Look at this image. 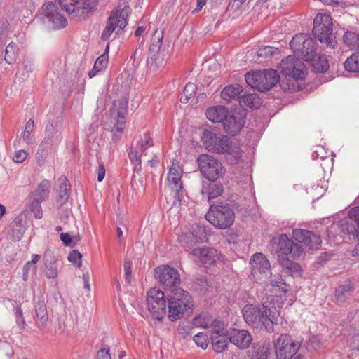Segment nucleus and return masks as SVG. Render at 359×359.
Here are the masks:
<instances>
[{"instance_id": "1", "label": "nucleus", "mask_w": 359, "mask_h": 359, "mask_svg": "<svg viewBox=\"0 0 359 359\" xmlns=\"http://www.w3.org/2000/svg\"><path fill=\"white\" fill-rule=\"evenodd\" d=\"M292 238L298 243H294L286 234H281L278 238L271 240V245L278 256H290L294 259L299 258L304 252L299 243H304L309 250L318 249L321 244L320 236L313 231L302 229L292 230Z\"/></svg>"}, {"instance_id": "2", "label": "nucleus", "mask_w": 359, "mask_h": 359, "mask_svg": "<svg viewBox=\"0 0 359 359\" xmlns=\"http://www.w3.org/2000/svg\"><path fill=\"white\" fill-rule=\"evenodd\" d=\"M271 304V302H263L258 304H246L242 309L245 323L257 330L273 332L278 313L276 308Z\"/></svg>"}, {"instance_id": "3", "label": "nucleus", "mask_w": 359, "mask_h": 359, "mask_svg": "<svg viewBox=\"0 0 359 359\" xmlns=\"http://www.w3.org/2000/svg\"><path fill=\"white\" fill-rule=\"evenodd\" d=\"M168 318L170 321L180 319L186 312L194 310V301L189 292L182 288H177L167 295Z\"/></svg>"}, {"instance_id": "4", "label": "nucleus", "mask_w": 359, "mask_h": 359, "mask_svg": "<svg viewBox=\"0 0 359 359\" xmlns=\"http://www.w3.org/2000/svg\"><path fill=\"white\" fill-rule=\"evenodd\" d=\"M205 219L216 228L227 229L234 223L235 212L229 203L212 204L205 215Z\"/></svg>"}, {"instance_id": "5", "label": "nucleus", "mask_w": 359, "mask_h": 359, "mask_svg": "<svg viewBox=\"0 0 359 359\" xmlns=\"http://www.w3.org/2000/svg\"><path fill=\"white\" fill-rule=\"evenodd\" d=\"M314 37L326 47L334 48L337 43L333 33L332 18L327 14L318 13L313 20Z\"/></svg>"}, {"instance_id": "6", "label": "nucleus", "mask_w": 359, "mask_h": 359, "mask_svg": "<svg viewBox=\"0 0 359 359\" xmlns=\"http://www.w3.org/2000/svg\"><path fill=\"white\" fill-rule=\"evenodd\" d=\"M245 81L253 88L260 92L268 91L280 81V75L277 70L268 69L254 72H248Z\"/></svg>"}, {"instance_id": "7", "label": "nucleus", "mask_w": 359, "mask_h": 359, "mask_svg": "<svg viewBox=\"0 0 359 359\" xmlns=\"http://www.w3.org/2000/svg\"><path fill=\"white\" fill-rule=\"evenodd\" d=\"M100 0H58L60 6L72 18L85 20L97 10Z\"/></svg>"}, {"instance_id": "8", "label": "nucleus", "mask_w": 359, "mask_h": 359, "mask_svg": "<svg viewBox=\"0 0 359 359\" xmlns=\"http://www.w3.org/2000/svg\"><path fill=\"white\" fill-rule=\"evenodd\" d=\"M197 162L201 174L206 180L224 178L226 169L218 159L202 154L198 157Z\"/></svg>"}, {"instance_id": "9", "label": "nucleus", "mask_w": 359, "mask_h": 359, "mask_svg": "<svg viewBox=\"0 0 359 359\" xmlns=\"http://www.w3.org/2000/svg\"><path fill=\"white\" fill-rule=\"evenodd\" d=\"M163 291L156 287L151 288L147 293V302L149 311L153 317L162 321L166 314L168 302Z\"/></svg>"}, {"instance_id": "10", "label": "nucleus", "mask_w": 359, "mask_h": 359, "mask_svg": "<svg viewBox=\"0 0 359 359\" xmlns=\"http://www.w3.org/2000/svg\"><path fill=\"white\" fill-rule=\"evenodd\" d=\"M314 40L306 34H300L294 36L290 45L294 53L307 61L316 53Z\"/></svg>"}, {"instance_id": "11", "label": "nucleus", "mask_w": 359, "mask_h": 359, "mask_svg": "<svg viewBox=\"0 0 359 359\" xmlns=\"http://www.w3.org/2000/svg\"><path fill=\"white\" fill-rule=\"evenodd\" d=\"M154 276L165 290H174L180 288L181 283L180 273L177 269L168 265H162L154 270Z\"/></svg>"}, {"instance_id": "12", "label": "nucleus", "mask_w": 359, "mask_h": 359, "mask_svg": "<svg viewBox=\"0 0 359 359\" xmlns=\"http://www.w3.org/2000/svg\"><path fill=\"white\" fill-rule=\"evenodd\" d=\"M251 276L252 278L260 283H266L269 274L271 275V264L262 253L254 254L250 261Z\"/></svg>"}, {"instance_id": "13", "label": "nucleus", "mask_w": 359, "mask_h": 359, "mask_svg": "<svg viewBox=\"0 0 359 359\" xmlns=\"http://www.w3.org/2000/svg\"><path fill=\"white\" fill-rule=\"evenodd\" d=\"M40 19L44 25L54 29L65 27L67 24L66 18L58 12L53 2H48L42 6Z\"/></svg>"}, {"instance_id": "14", "label": "nucleus", "mask_w": 359, "mask_h": 359, "mask_svg": "<svg viewBox=\"0 0 359 359\" xmlns=\"http://www.w3.org/2000/svg\"><path fill=\"white\" fill-rule=\"evenodd\" d=\"M275 352L277 359H292L299 348L289 334H283L276 341Z\"/></svg>"}, {"instance_id": "15", "label": "nucleus", "mask_w": 359, "mask_h": 359, "mask_svg": "<svg viewBox=\"0 0 359 359\" xmlns=\"http://www.w3.org/2000/svg\"><path fill=\"white\" fill-rule=\"evenodd\" d=\"M219 138L217 146L214 147L212 151L227 155L230 157L231 163H236L242 157L240 147L226 135L219 134Z\"/></svg>"}, {"instance_id": "16", "label": "nucleus", "mask_w": 359, "mask_h": 359, "mask_svg": "<svg viewBox=\"0 0 359 359\" xmlns=\"http://www.w3.org/2000/svg\"><path fill=\"white\" fill-rule=\"evenodd\" d=\"M304 67L305 65L302 61L291 55L284 58L280 62L283 74L295 80L304 78Z\"/></svg>"}, {"instance_id": "17", "label": "nucleus", "mask_w": 359, "mask_h": 359, "mask_svg": "<svg viewBox=\"0 0 359 359\" xmlns=\"http://www.w3.org/2000/svg\"><path fill=\"white\" fill-rule=\"evenodd\" d=\"M336 226L344 233L359 237V206L351 208L348 217L341 219Z\"/></svg>"}, {"instance_id": "18", "label": "nucleus", "mask_w": 359, "mask_h": 359, "mask_svg": "<svg viewBox=\"0 0 359 359\" xmlns=\"http://www.w3.org/2000/svg\"><path fill=\"white\" fill-rule=\"evenodd\" d=\"M225 180L224 178H217V180L210 179L203 181L201 194L210 202L220 196L224 192V184Z\"/></svg>"}, {"instance_id": "19", "label": "nucleus", "mask_w": 359, "mask_h": 359, "mask_svg": "<svg viewBox=\"0 0 359 359\" xmlns=\"http://www.w3.org/2000/svg\"><path fill=\"white\" fill-rule=\"evenodd\" d=\"M246 120V113L233 110L229 120L224 126L223 131L231 136L238 135L242 130Z\"/></svg>"}, {"instance_id": "20", "label": "nucleus", "mask_w": 359, "mask_h": 359, "mask_svg": "<svg viewBox=\"0 0 359 359\" xmlns=\"http://www.w3.org/2000/svg\"><path fill=\"white\" fill-rule=\"evenodd\" d=\"M233 110L223 105H215L206 109V118L212 123L220 124L224 129L227 120H229Z\"/></svg>"}, {"instance_id": "21", "label": "nucleus", "mask_w": 359, "mask_h": 359, "mask_svg": "<svg viewBox=\"0 0 359 359\" xmlns=\"http://www.w3.org/2000/svg\"><path fill=\"white\" fill-rule=\"evenodd\" d=\"M206 238L205 229L197 226L191 231L182 233L178 238L179 243L184 248H191L198 243L203 242Z\"/></svg>"}, {"instance_id": "22", "label": "nucleus", "mask_w": 359, "mask_h": 359, "mask_svg": "<svg viewBox=\"0 0 359 359\" xmlns=\"http://www.w3.org/2000/svg\"><path fill=\"white\" fill-rule=\"evenodd\" d=\"M163 39V31L161 29H156L152 35L151 45L149 50V57L147 60V64L153 66L154 69H156L158 66L156 62V57L161 50Z\"/></svg>"}, {"instance_id": "23", "label": "nucleus", "mask_w": 359, "mask_h": 359, "mask_svg": "<svg viewBox=\"0 0 359 359\" xmlns=\"http://www.w3.org/2000/svg\"><path fill=\"white\" fill-rule=\"evenodd\" d=\"M229 340L241 349L247 348L252 341V337L248 330L232 329L228 331Z\"/></svg>"}, {"instance_id": "24", "label": "nucleus", "mask_w": 359, "mask_h": 359, "mask_svg": "<svg viewBox=\"0 0 359 359\" xmlns=\"http://www.w3.org/2000/svg\"><path fill=\"white\" fill-rule=\"evenodd\" d=\"M191 253L193 255L197 256L198 263L204 267L214 265L218 259L217 251L211 248H194Z\"/></svg>"}, {"instance_id": "25", "label": "nucleus", "mask_w": 359, "mask_h": 359, "mask_svg": "<svg viewBox=\"0 0 359 359\" xmlns=\"http://www.w3.org/2000/svg\"><path fill=\"white\" fill-rule=\"evenodd\" d=\"M60 122L59 121H54L49 122L45 130L43 140L44 141L52 144L53 145L57 144L62 139L59 128Z\"/></svg>"}, {"instance_id": "26", "label": "nucleus", "mask_w": 359, "mask_h": 359, "mask_svg": "<svg viewBox=\"0 0 359 359\" xmlns=\"http://www.w3.org/2000/svg\"><path fill=\"white\" fill-rule=\"evenodd\" d=\"M269 355L270 346L265 342L253 344L251 349L248 351V355L251 359H269Z\"/></svg>"}, {"instance_id": "27", "label": "nucleus", "mask_w": 359, "mask_h": 359, "mask_svg": "<svg viewBox=\"0 0 359 359\" xmlns=\"http://www.w3.org/2000/svg\"><path fill=\"white\" fill-rule=\"evenodd\" d=\"M354 290V285L350 282L344 285H339L335 290L334 294L337 304H344L346 300L352 296Z\"/></svg>"}, {"instance_id": "28", "label": "nucleus", "mask_w": 359, "mask_h": 359, "mask_svg": "<svg viewBox=\"0 0 359 359\" xmlns=\"http://www.w3.org/2000/svg\"><path fill=\"white\" fill-rule=\"evenodd\" d=\"M43 262L45 264V275L48 278H55L58 273V264L56 258L50 253L46 252Z\"/></svg>"}, {"instance_id": "29", "label": "nucleus", "mask_w": 359, "mask_h": 359, "mask_svg": "<svg viewBox=\"0 0 359 359\" xmlns=\"http://www.w3.org/2000/svg\"><path fill=\"white\" fill-rule=\"evenodd\" d=\"M243 89L239 84L228 85L221 92V97L226 101L240 100Z\"/></svg>"}, {"instance_id": "30", "label": "nucleus", "mask_w": 359, "mask_h": 359, "mask_svg": "<svg viewBox=\"0 0 359 359\" xmlns=\"http://www.w3.org/2000/svg\"><path fill=\"white\" fill-rule=\"evenodd\" d=\"M312 57L307 61L310 62L313 72L316 73H324L328 70L330 65L325 55L316 53Z\"/></svg>"}, {"instance_id": "31", "label": "nucleus", "mask_w": 359, "mask_h": 359, "mask_svg": "<svg viewBox=\"0 0 359 359\" xmlns=\"http://www.w3.org/2000/svg\"><path fill=\"white\" fill-rule=\"evenodd\" d=\"M50 191V182L43 180L37 187L36 189L31 193L30 198H36L41 201H45L48 198Z\"/></svg>"}, {"instance_id": "32", "label": "nucleus", "mask_w": 359, "mask_h": 359, "mask_svg": "<svg viewBox=\"0 0 359 359\" xmlns=\"http://www.w3.org/2000/svg\"><path fill=\"white\" fill-rule=\"evenodd\" d=\"M239 102L251 109H258L262 104V99L255 93L248 94L243 93Z\"/></svg>"}, {"instance_id": "33", "label": "nucleus", "mask_w": 359, "mask_h": 359, "mask_svg": "<svg viewBox=\"0 0 359 359\" xmlns=\"http://www.w3.org/2000/svg\"><path fill=\"white\" fill-rule=\"evenodd\" d=\"M35 314L41 326L45 327L48 320L46 304L43 299H39L34 306Z\"/></svg>"}, {"instance_id": "34", "label": "nucleus", "mask_w": 359, "mask_h": 359, "mask_svg": "<svg viewBox=\"0 0 359 359\" xmlns=\"http://www.w3.org/2000/svg\"><path fill=\"white\" fill-rule=\"evenodd\" d=\"M280 263L286 273L291 276L300 275V265L290 260L287 257H282L280 260Z\"/></svg>"}, {"instance_id": "35", "label": "nucleus", "mask_w": 359, "mask_h": 359, "mask_svg": "<svg viewBox=\"0 0 359 359\" xmlns=\"http://www.w3.org/2000/svg\"><path fill=\"white\" fill-rule=\"evenodd\" d=\"M182 174L173 165L170 168L167 177L168 187L170 189H176L179 187H182V182L181 180Z\"/></svg>"}, {"instance_id": "36", "label": "nucleus", "mask_w": 359, "mask_h": 359, "mask_svg": "<svg viewBox=\"0 0 359 359\" xmlns=\"http://www.w3.org/2000/svg\"><path fill=\"white\" fill-rule=\"evenodd\" d=\"M59 180L61 181V183L58 191L57 203H59L60 205H62L68 201L71 189L70 184L66 177L60 178Z\"/></svg>"}, {"instance_id": "37", "label": "nucleus", "mask_w": 359, "mask_h": 359, "mask_svg": "<svg viewBox=\"0 0 359 359\" xmlns=\"http://www.w3.org/2000/svg\"><path fill=\"white\" fill-rule=\"evenodd\" d=\"M210 339L215 351L221 353L227 347L229 335L228 333L226 334L210 335Z\"/></svg>"}, {"instance_id": "38", "label": "nucleus", "mask_w": 359, "mask_h": 359, "mask_svg": "<svg viewBox=\"0 0 359 359\" xmlns=\"http://www.w3.org/2000/svg\"><path fill=\"white\" fill-rule=\"evenodd\" d=\"M116 13H111L110 16L109 17L107 22L106 27L103 30L101 35V39L102 41H107L115 30L116 25L117 24V22H116Z\"/></svg>"}, {"instance_id": "39", "label": "nucleus", "mask_w": 359, "mask_h": 359, "mask_svg": "<svg viewBox=\"0 0 359 359\" xmlns=\"http://www.w3.org/2000/svg\"><path fill=\"white\" fill-rule=\"evenodd\" d=\"M219 134L214 133L212 130L210 129H204L203 131V134L201 136L202 141L205 146V147L209 150L212 151L215 146L212 142L215 140H217L218 138Z\"/></svg>"}, {"instance_id": "40", "label": "nucleus", "mask_w": 359, "mask_h": 359, "mask_svg": "<svg viewBox=\"0 0 359 359\" xmlns=\"http://www.w3.org/2000/svg\"><path fill=\"white\" fill-rule=\"evenodd\" d=\"M343 41L351 49L356 50L359 44V34L354 32L347 31L343 36Z\"/></svg>"}, {"instance_id": "41", "label": "nucleus", "mask_w": 359, "mask_h": 359, "mask_svg": "<svg viewBox=\"0 0 359 359\" xmlns=\"http://www.w3.org/2000/svg\"><path fill=\"white\" fill-rule=\"evenodd\" d=\"M345 69L351 72H359V53L355 52L344 63Z\"/></svg>"}, {"instance_id": "42", "label": "nucleus", "mask_w": 359, "mask_h": 359, "mask_svg": "<svg viewBox=\"0 0 359 359\" xmlns=\"http://www.w3.org/2000/svg\"><path fill=\"white\" fill-rule=\"evenodd\" d=\"M18 48L14 42H11L5 50L4 60L8 64L14 62L18 57Z\"/></svg>"}, {"instance_id": "43", "label": "nucleus", "mask_w": 359, "mask_h": 359, "mask_svg": "<svg viewBox=\"0 0 359 359\" xmlns=\"http://www.w3.org/2000/svg\"><path fill=\"white\" fill-rule=\"evenodd\" d=\"M53 145L49 142L42 140L39 145L38 151L36 154V158L39 163L44 162L46 158L48 156L51 147Z\"/></svg>"}, {"instance_id": "44", "label": "nucleus", "mask_w": 359, "mask_h": 359, "mask_svg": "<svg viewBox=\"0 0 359 359\" xmlns=\"http://www.w3.org/2000/svg\"><path fill=\"white\" fill-rule=\"evenodd\" d=\"M53 145L49 142L42 140L39 145L38 151L36 154V158L39 163L44 162L46 158L48 156L51 147Z\"/></svg>"}, {"instance_id": "45", "label": "nucleus", "mask_w": 359, "mask_h": 359, "mask_svg": "<svg viewBox=\"0 0 359 359\" xmlns=\"http://www.w3.org/2000/svg\"><path fill=\"white\" fill-rule=\"evenodd\" d=\"M11 238L14 241H19L23 237L25 228L21 222H17L11 226Z\"/></svg>"}, {"instance_id": "46", "label": "nucleus", "mask_w": 359, "mask_h": 359, "mask_svg": "<svg viewBox=\"0 0 359 359\" xmlns=\"http://www.w3.org/2000/svg\"><path fill=\"white\" fill-rule=\"evenodd\" d=\"M141 156L142 154L136 148L130 147L128 152V157L130 161L134 164V170L140 171L141 170Z\"/></svg>"}, {"instance_id": "47", "label": "nucleus", "mask_w": 359, "mask_h": 359, "mask_svg": "<svg viewBox=\"0 0 359 359\" xmlns=\"http://www.w3.org/2000/svg\"><path fill=\"white\" fill-rule=\"evenodd\" d=\"M29 201L30 202L29 205V210L34 213V217L36 219H41L43 216V212L41 206L42 201L36 198H30V196L29 197Z\"/></svg>"}, {"instance_id": "48", "label": "nucleus", "mask_w": 359, "mask_h": 359, "mask_svg": "<svg viewBox=\"0 0 359 359\" xmlns=\"http://www.w3.org/2000/svg\"><path fill=\"white\" fill-rule=\"evenodd\" d=\"M109 50V42H108V43L106 46L104 53L102 55H101L100 57H98L94 63V65L97 67V68L102 71L104 70L107 66L108 61H109V55H108Z\"/></svg>"}, {"instance_id": "49", "label": "nucleus", "mask_w": 359, "mask_h": 359, "mask_svg": "<svg viewBox=\"0 0 359 359\" xmlns=\"http://www.w3.org/2000/svg\"><path fill=\"white\" fill-rule=\"evenodd\" d=\"M193 287L201 293L205 292L208 288L207 279L203 276L197 277L193 283Z\"/></svg>"}, {"instance_id": "50", "label": "nucleus", "mask_w": 359, "mask_h": 359, "mask_svg": "<svg viewBox=\"0 0 359 359\" xmlns=\"http://www.w3.org/2000/svg\"><path fill=\"white\" fill-rule=\"evenodd\" d=\"M270 283L273 287H277L279 288L280 292H282L284 295H285L287 290L286 289V284L284 282V280L282 278L280 275H274L273 277H271Z\"/></svg>"}, {"instance_id": "51", "label": "nucleus", "mask_w": 359, "mask_h": 359, "mask_svg": "<svg viewBox=\"0 0 359 359\" xmlns=\"http://www.w3.org/2000/svg\"><path fill=\"white\" fill-rule=\"evenodd\" d=\"M111 13H116V20L117 24L116 25V28L118 27L120 29H123L125 28L128 24L127 22V16L128 13H125L124 9L121 12L119 10L116 9L114 10Z\"/></svg>"}, {"instance_id": "52", "label": "nucleus", "mask_w": 359, "mask_h": 359, "mask_svg": "<svg viewBox=\"0 0 359 359\" xmlns=\"http://www.w3.org/2000/svg\"><path fill=\"white\" fill-rule=\"evenodd\" d=\"M14 313H15V323H16L17 327L19 328V330H23L25 327L26 323H25V318L23 316L22 310L21 307L20 306L15 307Z\"/></svg>"}, {"instance_id": "53", "label": "nucleus", "mask_w": 359, "mask_h": 359, "mask_svg": "<svg viewBox=\"0 0 359 359\" xmlns=\"http://www.w3.org/2000/svg\"><path fill=\"white\" fill-rule=\"evenodd\" d=\"M171 190L174 192V198H176V200L173 201V205H180L185 196V190L184 189L183 186L179 187L176 189Z\"/></svg>"}, {"instance_id": "54", "label": "nucleus", "mask_w": 359, "mask_h": 359, "mask_svg": "<svg viewBox=\"0 0 359 359\" xmlns=\"http://www.w3.org/2000/svg\"><path fill=\"white\" fill-rule=\"evenodd\" d=\"M81 257L82 255L77 250H74L69 253L68 260L74 263L78 268H81L82 265Z\"/></svg>"}, {"instance_id": "55", "label": "nucleus", "mask_w": 359, "mask_h": 359, "mask_svg": "<svg viewBox=\"0 0 359 359\" xmlns=\"http://www.w3.org/2000/svg\"><path fill=\"white\" fill-rule=\"evenodd\" d=\"M192 327L186 325L184 322H180L177 326L178 334L183 338L186 339L191 334Z\"/></svg>"}, {"instance_id": "56", "label": "nucleus", "mask_w": 359, "mask_h": 359, "mask_svg": "<svg viewBox=\"0 0 359 359\" xmlns=\"http://www.w3.org/2000/svg\"><path fill=\"white\" fill-rule=\"evenodd\" d=\"M34 127V121L33 119H29L26 125L25 128L22 133V138L25 141H27L31 133L33 131Z\"/></svg>"}, {"instance_id": "57", "label": "nucleus", "mask_w": 359, "mask_h": 359, "mask_svg": "<svg viewBox=\"0 0 359 359\" xmlns=\"http://www.w3.org/2000/svg\"><path fill=\"white\" fill-rule=\"evenodd\" d=\"M274 52L275 48L268 46L259 48L257 51V54L259 57H268L269 56L273 55Z\"/></svg>"}, {"instance_id": "58", "label": "nucleus", "mask_w": 359, "mask_h": 359, "mask_svg": "<svg viewBox=\"0 0 359 359\" xmlns=\"http://www.w3.org/2000/svg\"><path fill=\"white\" fill-rule=\"evenodd\" d=\"M193 339L196 345L201 348L205 349L208 347L207 339L203 334V333H198L194 335Z\"/></svg>"}, {"instance_id": "59", "label": "nucleus", "mask_w": 359, "mask_h": 359, "mask_svg": "<svg viewBox=\"0 0 359 359\" xmlns=\"http://www.w3.org/2000/svg\"><path fill=\"white\" fill-rule=\"evenodd\" d=\"M197 90V86L193 83H188L183 91V94L186 95V97H191L192 95H195Z\"/></svg>"}, {"instance_id": "60", "label": "nucleus", "mask_w": 359, "mask_h": 359, "mask_svg": "<svg viewBox=\"0 0 359 359\" xmlns=\"http://www.w3.org/2000/svg\"><path fill=\"white\" fill-rule=\"evenodd\" d=\"M97 359H111L110 350L108 347L102 344V347L97 353Z\"/></svg>"}, {"instance_id": "61", "label": "nucleus", "mask_w": 359, "mask_h": 359, "mask_svg": "<svg viewBox=\"0 0 359 359\" xmlns=\"http://www.w3.org/2000/svg\"><path fill=\"white\" fill-rule=\"evenodd\" d=\"M153 145L152 139L149 133H146L144 135V139L141 141V149L142 153L146 150L147 147Z\"/></svg>"}, {"instance_id": "62", "label": "nucleus", "mask_w": 359, "mask_h": 359, "mask_svg": "<svg viewBox=\"0 0 359 359\" xmlns=\"http://www.w3.org/2000/svg\"><path fill=\"white\" fill-rule=\"evenodd\" d=\"M60 238L65 246H70L73 248L76 245L75 243H73L72 236H71L69 233H62L60 235Z\"/></svg>"}, {"instance_id": "63", "label": "nucleus", "mask_w": 359, "mask_h": 359, "mask_svg": "<svg viewBox=\"0 0 359 359\" xmlns=\"http://www.w3.org/2000/svg\"><path fill=\"white\" fill-rule=\"evenodd\" d=\"M32 269L34 273H36V266H32V263L26 262L25 264L23 266V273H22V277L23 280L25 281L27 280L29 277V271Z\"/></svg>"}, {"instance_id": "64", "label": "nucleus", "mask_w": 359, "mask_h": 359, "mask_svg": "<svg viewBox=\"0 0 359 359\" xmlns=\"http://www.w3.org/2000/svg\"><path fill=\"white\" fill-rule=\"evenodd\" d=\"M27 156V153L25 150H19L15 151L13 159L15 162L22 163L24 161Z\"/></svg>"}]
</instances>
